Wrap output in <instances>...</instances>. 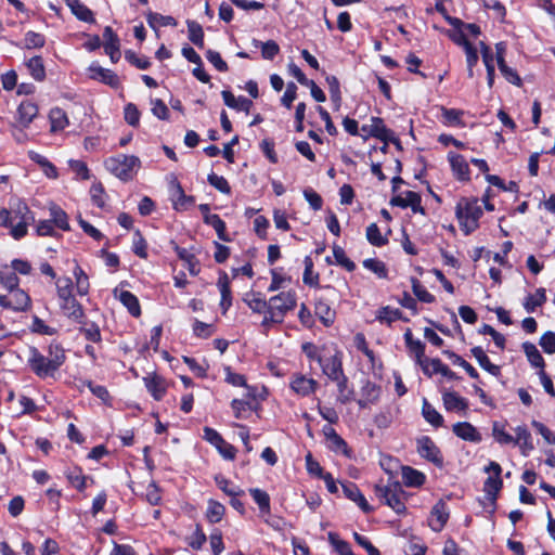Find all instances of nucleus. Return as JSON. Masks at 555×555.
Listing matches in <instances>:
<instances>
[{
    "label": "nucleus",
    "instance_id": "nucleus-50",
    "mask_svg": "<svg viewBox=\"0 0 555 555\" xmlns=\"http://www.w3.org/2000/svg\"><path fill=\"white\" fill-rule=\"evenodd\" d=\"M59 300H64L73 296V282L69 278H59L55 282Z\"/></svg>",
    "mask_w": 555,
    "mask_h": 555
},
{
    "label": "nucleus",
    "instance_id": "nucleus-42",
    "mask_svg": "<svg viewBox=\"0 0 555 555\" xmlns=\"http://www.w3.org/2000/svg\"><path fill=\"white\" fill-rule=\"evenodd\" d=\"M31 77L38 81H42L46 77V69L41 56H34L26 63Z\"/></svg>",
    "mask_w": 555,
    "mask_h": 555
},
{
    "label": "nucleus",
    "instance_id": "nucleus-41",
    "mask_svg": "<svg viewBox=\"0 0 555 555\" xmlns=\"http://www.w3.org/2000/svg\"><path fill=\"white\" fill-rule=\"evenodd\" d=\"M546 301L544 288H538L535 294L528 295L524 302V308L527 312H533L538 307H541Z\"/></svg>",
    "mask_w": 555,
    "mask_h": 555
},
{
    "label": "nucleus",
    "instance_id": "nucleus-28",
    "mask_svg": "<svg viewBox=\"0 0 555 555\" xmlns=\"http://www.w3.org/2000/svg\"><path fill=\"white\" fill-rule=\"evenodd\" d=\"M323 433L331 442V449L349 456V449L346 441L336 433L332 426H324Z\"/></svg>",
    "mask_w": 555,
    "mask_h": 555
},
{
    "label": "nucleus",
    "instance_id": "nucleus-63",
    "mask_svg": "<svg viewBox=\"0 0 555 555\" xmlns=\"http://www.w3.org/2000/svg\"><path fill=\"white\" fill-rule=\"evenodd\" d=\"M92 203L99 208L105 207L106 194L101 183H93L90 188Z\"/></svg>",
    "mask_w": 555,
    "mask_h": 555
},
{
    "label": "nucleus",
    "instance_id": "nucleus-27",
    "mask_svg": "<svg viewBox=\"0 0 555 555\" xmlns=\"http://www.w3.org/2000/svg\"><path fill=\"white\" fill-rule=\"evenodd\" d=\"M38 114V106L31 101H23L17 108L18 121L23 127H28Z\"/></svg>",
    "mask_w": 555,
    "mask_h": 555
},
{
    "label": "nucleus",
    "instance_id": "nucleus-23",
    "mask_svg": "<svg viewBox=\"0 0 555 555\" xmlns=\"http://www.w3.org/2000/svg\"><path fill=\"white\" fill-rule=\"evenodd\" d=\"M343 491H344L345 495L349 500H351L354 503H357V505L364 513H370L372 511V507L367 503L366 499L364 498V495L361 493V491L359 490V488L354 483H351V482L344 483L343 485Z\"/></svg>",
    "mask_w": 555,
    "mask_h": 555
},
{
    "label": "nucleus",
    "instance_id": "nucleus-13",
    "mask_svg": "<svg viewBox=\"0 0 555 555\" xmlns=\"http://www.w3.org/2000/svg\"><path fill=\"white\" fill-rule=\"evenodd\" d=\"M104 50L113 63H117L120 59V41L111 26H106L103 31Z\"/></svg>",
    "mask_w": 555,
    "mask_h": 555
},
{
    "label": "nucleus",
    "instance_id": "nucleus-21",
    "mask_svg": "<svg viewBox=\"0 0 555 555\" xmlns=\"http://www.w3.org/2000/svg\"><path fill=\"white\" fill-rule=\"evenodd\" d=\"M443 406L450 412H464L468 408V401L454 391L442 395Z\"/></svg>",
    "mask_w": 555,
    "mask_h": 555
},
{
    "label": "nucleus",
    "instance_id": "nucleus-2",
    "mask_svg": "<svg viewBox=\"0 0 555 555\" xmlns=\"http://www.w3.org/2000/svg\"><path fill=\"white\" fill-rule=\"evenodd\" d=\"M7 220L2 227L10 229V234L14 240L23 238L28 232V225L35 222L33 211L25 203L18 202L7 209Z\"/></svg>",
    "mask_w": 555,
    "mask_h": 555
},
{
    "label": "nucleus",
    "instance_id": "nucleus-39",
    "mask_svg": "<svg viewBox=\"0 0 555 555\" xmlns=\"http://www.w3.org/2000/svg\"><path fill=\"white\" fill-rule=\"evenodd\" d=\"M178 257L185 262V267L192 275H197L199 272L198 262L195 256L186 248L179 246L175 247Z\"/></svg>",
    "mask_w": 555,
    "mask_h": 555
},
{
    "label": "nucleus",
    "instance_id": "nucleus-59",
    "mask_svg": "<svg viewBox=\"0 0 555 555\" xmlns=\"http://www.w3.org/2000/svg\"><path fill=\"white\" fill-rule=\"evenodd\" d=\"M442 121L448 126H459L462 124L463 112L455 108H441Z\"/></svg>",
    "mask_w": 555,
    "mask_h": 555
},
{
    "label": "nucleus",
    "instance_id": "nucleus-29",
    "mask_svg": "<svg viewBox=\"0 0 555 555\" xmlns=\"http://www.w3.org/2000/svg\"><path fill=\"white\" fill-rule=\"evenodd\" d=\"M472 354L477 360L478 364L488 373L493 376H499L501 373V369L499 365L491 363L490 359L486 354L485 350L481 347H474L472 350Z\"/></svg>",
    "mask_w": 555,
    "mask_h": 555
},
{
    "label": "nucleus",
    "instance_id": "nucleus-8",
    "mask_svg": "<svg viewBox=\"0 0 555 555\" xmlns=\"http://www.w3.org/2000/svg\"><path fill=\"white\" fill-rule=\"evenodd\" d=\"M322 372L328 379H337L340 374H344L343 369V352L334 349L333 353L325 354L320 363Z\"/></svg>",
    "mask_w": 555,
    "mask_h": 555
},
{
    "label": "nucleus",
    "instance_id": "nucleus-33",
    "mask_svg": "<svg viewBox=\"0 0 555 555\" xmlns=\"http://www.w3.org/2000/svg\"><path fill=\"white\" fill-rule=\"evenodd\" d=\"M402 481L406 487H421L425 482V475L410 466L401 467Z\"/></svg>",
    "mask_w": 555,
    "mask_h": 555
},
{
    "label": "nucleus",
    "instance_id": "nucleus-64",
    "mask_svg": "<svg viewBox=\"0 0 555 555\" xmlns=\"http://www.w3.org/2000/svg\"><path fill=\"white\" fill-rule=\"evenodd\" d=\"M539 345L545 353H555V333L551 331L544 333L540 338Z\"/></svg>",
    "mask_w": 555,
    "mask_h": 555
},
{
    "label": "nucleus",
    "instance_id": "nucleus-49",
    "mask_svg": "<svg viewBox=\"0 0 555 555\" xmlns=\"http://www.w3.org/2000/svg\"><path fill=\"white\" fill-rule=\"evenodd\" d=\"M224 513H225V507L221 503L214 501V500H210L208 502L206 517L210 522H212V524L219 522L222 519V517L224 516Z\"/></svg>",
    "mask_w": 555,
    "mask_h": 555
},
{
    "label": "nucleus",
    "instance_id": "nucleus-3",
    "mask_svg": "<svg viewBox=\"0 0 555 555\" xmlns=\"http://www.w3.org/2000/svg\"><path fill=\"white\" fill-rule=\"evenodd\" d=\"M483 211L477 198L462 197L455 207V216L465 235L476 231Z\"/></svg>",
    "mask_w": 555,
    "mask_h": 555
},
{
    "label": "nucleus",
    "instance_id": "nucleus-58",
    "mask_svg": "<svg viewBox=\"0 0 555 555\" xmlns=\"http://www.w3.org/2000/svg\"><path fill=\"white\" fill-rule=\"evenodd\" d=\"M363 267L365 269L370 270L371 272H373L374 274H376L379 279L387 278L386 264L378 259H374V258L365 259V260H363Z\"/></svg>",
    "mask_w": 555,
    "mask_h": 555
},
{
    "label": "nucleus",
    "instance_id": "nucleus-51",
    "mask_svg": "<svg viewBox=\"0 0 555 555\" xmlns=\"http://www.w3.org/2000/svg\"><path fill=\"white\" fill-rule=\"evenodd\" d=\"M189 39L199 49L204 48V31L196 22H188Z\"/></svg>",
    "mask_w": 555,
    "mask_h": 555
},
{
    "label": "nucleus",
    "instance_id": "nucleus-37",
    "mask_svg": "<svg viewBox=\"0 0 555 555\" xmlns=\"http://www.w3.org/2000/svg\"><path fill=\"white\" fill-rule=\"evenodd\" d=\"M422 414L435 427L443 425V416L426 400H423Z\"/></svg>",
    "mask_w": 555,
    "mask_h": 555
},
{
    "label": "nucleus",
    "instance_id": "nucleus-5",
    "mask_svg": "<svg viewBox=\"0 0 555 555\" xmlns=\"http://www.w3.org/2000/svg\"><path fill=\"white\" fill-rule=\"evenodd\" d=\"M140 165L141 162L137 156L125 154L108 157L104 162L105 168L111 173L125 181L132 178L134 170L140 168Z\"/></svg>",
    "mask_w": 555,
    "mask_h": 555
},
{
    "label": "nucleus",
    "instance_id": "nucleus-60",
    "mask_svg": "<svg viewBox=\"0 0 555 555\" xmlns=\"http://www.w3.org/2000/svg\"><path fill=\"white\" fill-rule=\"evenodd\" d=\"M442 362L440 359H428L425 358L423 361L418 363V365L422 367L425 375L431 377L434 374H439Z\"/></svg>",
    "mask_w": 555,
    "mask_h": 555
},
{
    "label": "nucleus",
    "instance_id": "nucleus-62",
    "mask_svg": "<svg viewBox=\"0 0 555 555\" xmlns=\"http://www.w3.org/2000/svg\"><path fill=\"white\" fill-rule=\"evenodd\" d=\"M147 23L152 28H156V26H175L176 20L172 16H164L158 13H149L147 14Z\"/></svg>",
    "mask_w": 555,
    "mask_h": 555
},
{
    "label": "nucleus",
    "instance_id": "nucleus-32",
    "mask_svg": "<svg viewBox=\"0 0 555 555\" xmlns=\"http://www.w3.org/2000/svg\"><path fill=\"white\" fill-rule=\"evenodd\" d=\"M72 13L80 21L93 23L94 16L92 11L87 8L80 0H65Z\"/></svg>",
    "mask_w": 555,
    "mask_h": 555
},
{
    "label": "nucleus",
    "instance_id": "nucleus-44",
    "mask_svg": "<svg viewBox=\"0 0 555 555\" xmlns=\"http://www.w3.org/2000/svg\"><path fill=\"white\" fill-rule=\"evenodd\" d=\"M502 488V480L500 477L489 476L483 485V491L487 494V498L494 504L496 500V495Z\"/></svg>",
    "mask_w": 555,
    "mask_h": 555
},
{
    "label": "nucleus",
    "instance_id": "nucleus-25",
    "mask_svg": "<svg viewBox=\"0 0 555 555\" xmlns=\"http://www.w3.org/2000/svg\"><path fill=\"white\" fill-rule=\"evenodd\" d=\"M217 286L220 291L221 300H220V307L225 313L228 309L232 305V294L230 288V280L225 272H222L218 279Z\"/></svg>",
    "mask_w": 555,
    "mask_h": 555
},
{
    "label": "nucleus",
    "instance_id": "nucleus-20",
    "mask_svg": "<svg viewBox=\"0 0 555 555\" xmlns=\"http://www.w3.org/2000/svg\"><path fill=\"white\" fill-rule=\"evenodd\" d=\"M318 382L313 378H308L305 375L298 374L292 378L291 388L300 396H309L315 391Z\"/></svg>",
    "mask_w": 555,
    "mask_h": 555
},
{
    "label": "nucleus",
    "instance_id": "nucleus-52",
    "mask_svg": "<svg viewBox=\"0 0 555 555\" xmlns=\"http://www.w3.org/2000/svg\"><path fill=\"white\" fill-rule=\"evenodd\" d=\"M74 276L76 279L77 293L80 296H86L90 288L88 275L79 266H76L74 269Z\"/></svg>",
    "mask_w": 555,
    "mask_h": 555
},
{
    "label": "nucleus",
    "instance_id": "nucleus-48",
    "mask_svg": "<svg viewBox=\"0 0 555 555\" xmlns=\"http://www.w3.org/2000/svg\"><path fill=\"white\" fill-rule=\"evenodd\" d=\"M327 539L330 544L335 548V551L339 555H351L350 544L347 541L340 539V537L337 533L332 531L328 532Z\"/></svg>",
    "mask_w": 555,
    "mask_h": 555
},
{
    "label": "nucleus",
    "instance_id": "nucleus-15",
    "mask_svg": "<svg viewBox=\"0 0 555 555\" xmlns=\"http://www.w3.org/2000/svg\"><path fill=\"white\" fill-rule=\"evenodd\" d=\"M454 435L465 441L478 443L482 440L481 434L468 422L455 423L452 427Z\"/></svg>",
    "mask_w": 555,
    "mask_h": 555
},
{
    "label": "nucleus",
    "instance_id": "nucleus-45",
    "mask_svg": "<svg viewBox=\"0 0 555 555\" xmlns=\"http://www.w3.org/2000/svg\"><path fill=\"white\" fill-rule=\"evenodd\" d=\"M205 223L215 229L219 240L224 242L229 241L225 232V223L218 215L214 214L211 216H205Z\"/></svg>",
    "mask_w": 555,
    "mask_h": 555
},
{
    "label": "nucleus",
    "instance_id": "nucleus-26",
    "mask_svg": "<svg viewBox=\"0 0 555 555\" xmlns=\"http://www.w3.org/2000/svg\"><path fill=\"white\" fill-rule=\"evenodd\" d=\"M221 94L227 106L237 111L245 112L247 114L250 112V108L253 107V102L245 96L235 98L232 94V92L228 90L222 91Z\"/></svg>",
    "mask_w": 555,
    "mask_h": 555
},
{
    "label": "nucleus",
    "instance_id": "nucleus-22",
    "mask_svg": "<svg viewBox=\"0 0 555 555\" xmlns=\"http://www.w3.org/2000/svg\"><path fill=\"white\" fill-rule=\"evenodd\" d=\"M390 204L392 206H398L401 208L411 207L414 212H423V208L421 206V196L420 194L413 191H408L404 197L396 196L391 198Z\"/></svg>",
    "mask_w": 555,
    "mask_h": 555
},
{
    "label": "nucleus",
    "instance_id": "nucleus-38",
    "mask_svg": "<svg viewBox=\"0 0 555 555\" xmlns=\"http://www.w3.org/2000/svg\"><path fill=\"white\" fill-rule=\"evenodd\" d=\"M51 222L63 231L69 230L67 214L57 205L50 206Z\"/></svg>",
    "mask_w": 555,
    "mask_h": 555
},
{
    "label": "nucleus",
    "instance_id": "nucleus-6",
    "mask_svg": "<svg viewBox=\"0 0 555 555\" xmlns=\"http://www.w3.org/2000/svg\"><path fill=\"white\" fill-rule=\"evenodd\" d=\"M296 305L297 297L295 292H282L269 299L268 312L271 313V320L283 322L286 314L294 310Z\"/></svg>",
    "mask_w": 555,
    "mask_h": 555
},
{
    "label": "nucleus",
    "instance_id": "nucleus-35",
    "mask_svg": "<svg viewBox=\"0 0 555 555\" xmlns=\"http://www.w3.org/2000/svg\"><path fill=\"white\" fill-rule=\"evenodd\" d=\"M522 350L527 357V360L533 367H538L541 370L544 369V365H545L544 359L541 356L540 351L538 350V348L535 347L534 344H532L530 341H525L522 344Z\"/></svg>",
    "mask_w": 555,
    "mask_h": 555
},
{
    "label": "nucleus",
    "instance_id": "nucleus-53",
    "mask_svg": "<svg viewBox=\"0 0 555 555\" xmlns=\"http://www.w3.org/2000/svg\"><path fill=\"white\" fill-rule=\"evenodd\" d=\"M255 47H261V55L266 60H273L280 52L279 44L273 40H268L267 42H260L254 39Z\"/></svg>",
    "mask_w": 555,
    "mask_h": 555
},
{
    "label": "nucleus",
    "instance_id": "nucleus-1",
    "mask_svg": "<svg viewBox=\"0 0 555 555\" xmlns=\"http://www.w3.org/2000/svg\"><path fill=\"white\" fill-rule=\"evenodd\" d=\"M66 360L65 350L59 344L48 347V354L41 353L37 348L28 350L27 364L40 378L54 377Z\"/></svg>",
    "mask_w": 555,
    "mask_h": 555
},
{
    "label": "nucleus",
    "instance_id": "nucleus-12",
    "mask_svg": "<svg viewBox=\"0 0 555 555\" xmlns=\"http://www.w3.org/2000/svg\"><path fill=\"white\" fill-rule=\"evenodd\" d=\"M418 453L422 457L437 466H441L443 464V457L439 448L429 437H423L418 440Z\"/></svg>",
    "mask_w": 555,
    "mask_h": 555
},
{
    "label": "nucleus",
    "instance_id": "nucleus-7",
    "mask_svg": "<svg viewBox=\"0 0 555 555\" xmlns=\"http://www.w3.org/2000/svg\"><path fill=\"white\" fill-rule=\"evenodd\" d=\"M30 305V298L23 289H12L0 296V306L14 311H25Z\"/></svg>",
    "mask_w": 555,
    "mask_h": 555
},
{
    "label": "nucleus",
    "instance_id": "nucleus-57",
    "mask_svg": "<svg viewBox=\"0 0 555 555\" xmlns=\"http://www.w3.org/2000/svg\"><path fill=\"white\" fill-rule=\"evenodd\" d=\"M446 353L448 354L449 359L452 361L454 365H459L462 369H464L472 378L477 379L479 377V374L476 371V369L462 357L452 351H447Z\"/></svg>",
    "mask_w": 555,
    "mask_h": 555
},
{
    "label": "nucleus",
    "instance_id": "nucleus-40",
    "mask_svg": "<svg viewBox=\"0 0 555 555\" xmlns=\"http://www.w3.org/2000/svg\"><path fill=\"white\" fill-rule=\"evenodd\" d=\"M119 300L128 309L131 315L139 317L141 314L139 300L129 291H121L119 294Z\"/></svg>",
    "mask_w": 555,
    "mask_h": 555
},
{
    "label": "nucleus",
    "instance_id": "nucleus-31",
    "mask_svg": "<svg viewBox=\"0 0 555 555\" xmlns=\"http://www.w3.org/2000/svg\"><path fill=\"white\" fill-rule=\"evenodd\" d=\"M331 380L336 383L337 386V401L340 402L341 404L350 402L353 398L354 391L351 387H349L348 377L346 376V374H340V376H338L337 379Z\"/></svg>",
    "mask_w": 555,
    "mask_h": 555
},
{
    "label": "nucleus",
    "instance_id": "nucleus-54",
    "mask_svg": "<svg viewBox=\"0 0 555 555\" xmlns=\"http://www.w3.org/2000/svg\"><path fill=\"white\" fill-rule=\"evenodd\" d=\"M492 436L494 440L500 444L513 443L514 437L505 430V426L499 422H494L492 425Z\"/></svg>",
    "mask_w": 555,
    "mask_h": 555
},
{
    "label": "nucleus",
    "instance_id": "nucleus-55",
    "mask_svg": "<svg viewBox=\"0 0 555 555\" xmlns=\"http://www.w3.org/2000/svg\"><path fill=\"white\" fill-rule=\"evenodd\" d=\"M402 318V313L399 309L390 308L389 306L383 307L378 310L376 319L382 323L390 324L396 320Z\"/></svg>",
    "mask_w": 555,
    "mask_h": 555
},
{
    "label": "nucleus",
    "instance_id": "nucleus-47",
    "mask_svg": "<svg viewBox=\"0 0 555 555\" xmlns=\"http://www.w3.org/2000/svg\"><path fill=\"white\" fill-rule=\"evenodd\" d=\"M249 493L253 496L254 501L259 506V509L264 514H269L270 513V496H269V494L266 491L258 489V488L249 489Z\"/></svg>",
    "mask_w": 555,
    "mask_h": 555
},
{
    "label": "nucleus",
    "instance_id": "nucleus-16",
    "mask_svg": "<svg viewBox=\"0 0 555 555\" xmlns=\"http://www.w3.org/2000/svg\"><path fill=\"white\" fill-rule=\"evenodd\" d=\"M448 160L452 168L453 175L456 177L457 180H469V166L464 156L456 154L454 152H450L448 154Z\"/></svg>",
    "mask_w": 555,
    "mask_h": 555
},
{
    "label": "nucleus",
    "instance_id": "nucleus-61",
    "mask_svg": "<svg viewBox=\"0 0 555 555\" xmlns=\"http://www.w3.org/2000/svg\"><path fill=\"white\" fill-rule=\"evenodd\" d=\"M333 255L336 260V262L344 267L347 271L352 272L356 269V264L353 261H351L347 256L345 250L340 247L335 245L333 247Z\"/></svg>",
    "mask_w": 555,
    "mask_h": 555
},
{
    "label": "nucleus",
    "instance_id": "nucleus-43",
    "mask_svg": "<svg viewBox=\"0 0 555 555\" xmlns=\"http://www.w3.org/2000/svg\"><path fill=\"white\" fill-rule=\"evenodd\" d=\"M215 481L220 490H222L229 496H241L244 491L237 486L233 485L229 479L221 475L215 477Z\"/></svg>",
    "mask_w": 555,
    "mask_h": 555
},
{
    "label": "nucleus",
    "instance_id": "nucleus-18",
    "mask_svg": "<svg viewBox=\"0 0 555 555\" xmlns=\"http://www.w3.org/2000/svg\"><path fill=\"white\" fill-rule=\"evenodd\" d=\"M89 73L92 79L99 80L112 88H117L119 86L118 76L111 69L92 64L89 67Z\"/></svg>",
    "mask_w": 555,
    "mask_h": 555
},
{
    "label": "nucleus",
    "instance_id": "nucleus-4",
    "mask_svg": "<svg viewBox=\"0 0 555 555\" xmlns=\"http://www.w3.org/2000/svg\"><path fill=\"white\" fill-rule=\"evenodd\" d=\"M376 495L397 514L405 511V493L399 481L388 480L386 485L378 483L375 486Z\"/></svg>",
    "mask_w": 555,
    "mask_h": 555
},
{
    "label": "nucleus",
    "instance_id": "nucleus-36",
    "mask_svg": "<svg viewBox=\"0 0 555 555\" xmlns=\"http://www.w3.org/2000/svg\"><path fill=\"white\" fill-rule=\"evenodd\" d=\"M67 480L70 485L79 491H82L87 487V477L82 474L79 467H69L64 472Z\"/></svg>",
    "mask_w": 555,
    "mask_h": 555
},
{
    "label": "nucleus",
    "instance_id": "nucleus-14",
    "mask_svg": "<svg viewBox=\"0 0 555 555\" xmlns=\"http://www.w3.org/2000/svg\"><path fill=\"white\" fill-rule=\"evenodd\" d=\"M449 519V509L447 504L443 501L437 502L430 512V517L428 519L429 527L439 532L443 529L447 521Z\"/></svg>",
    "mask_w": 555,
    "mask_h": 555
},
{
    "label": "nucleus",
    "instance_id": "nucleus-24",
    "mask_svg": "<svg viewBox=\"0 0 555 555\" xmlns=\"http://www.w3.org/2000/svg\"><path fill=\"white\" fill-rule=\"evenodd\" d=\"M243 300L255 313L268 312L269 300H266L260 292L246 293Z\"/></svg>",
    "mask_w": 555,
    "mask_h": 555
},
{
    "label": "nucleus",
    "instance_id": "nucleus-56",
    "mask_svg": "<svg viewBox=\"0 0 555 555\" xmlns=\"http://www.w3.org/2000/svg\"><path fill=\"white\" fill-rule=\"evenodd\" d=\"M366 238L372 245L377 247L384 246L388 242L387 237L382 235L376 223H371L366 228Z\"/></svg>",
    "mask_w": 555,
    "mask_h": 555
},
{
    "label": "nucleus",
    "instance_id": "nucleus-46",
    "mask_svg": "<svg viewBox=\"0 0 555 555\" xmlns=\"http://www.w3.org/2000/svg\"><path fill=\"white\" fill-rule=\"evenodd\" d=\"M51 130H63L68 125V119L65 112L61 108H53L50 112Z\"/></svg>",
    "mask_w": 555,
    "mask_h": 555
},
{
    "label": "nucleus",
    "instance_id": "nucleus-11",
    "mask_svg": "<svg viewBox=\"0 0 555 555\" xmlns=\"http://www.w3.org/2000/svg\"><path fill=\"white\" fill-rule=\"evenodd\" d=\"M362 131L366 133L367 135L377 138L384 142H395V135L393 132L388 129L383 119L378 117H372L370 125L362 126Z\"/></svg>",
    "mask_w": 555,
    "mask_h": 555
},
{
    "label": "nucleus",
    "instance_id": "nucleus-19",
    "mask_svg": "<svg viewBox=\"0 0 555 555\" xmlns=\"http://www.w3.org/2000/svg\"><path fill=\"white\" fill-rule=\"evenodd\" d=\"M60 308L64 315L68 319L81 323L85 318L82 306L75 299V297L66 298L60 301Z\"/></svg>",
    "mask_w": 555,
    "mask_h": 555
},
{
    "label": "nucleus",
    "instance_id": "nucleus-17",
    "mask_svg": "<svg viewBox=\"0 0 555 555\" xmlns=\"http://www.w3.org/2000/svg\"><path fill=\"white\" fill-rule=\"evenodd\" d=\"M515 437L513 444L518 446L524 456H528L529 453L534 449L532 437L526 426H517L514 429Z\"/></svg>",
    "mask_w": 555,
    "mask_h": 555
},
{
    "label": "nucleus",
    "instance_id": "nucleus-30",
    "mask_svg": "<svg viewBox=\"0 0 555 555\" xmlns=\"http://www.w3.org/2000/svg\"><path fill=\"white\" fill-rule=\"evenodd\" d=\"M404 340L409 351L414 354L417 364L426 358L425 344L420 339H414L410 328L404 333Z\"/></svg>",
    "mask_w": 555,
    "mask_h": 555
},
{
    "label": "nucleus",
    "instance_id": "nucleus-9",
    "mask_svg": "<svg viewBox=\"0 0 555 555\" xmlns=\"http://www.w3.org/2000/svg\"><path fill=\"white\" fill-rule=\"evenodd\" d=\"M170 201L173 209L177 211L188 210L195 203V198L193 196L184 193L177 178H172L170 181Z\"/></svg>",
    "mask_w": 555,
    "mask_h": 555
},
{
    "label": "nucleus",
    "instance_id": "nucleus-34",
    "mask_svg": "<svg viewBox=\"0 0 555 555\" xmlns=\"http://www.w3.org/2000/svg\"><path fill=\"white\" fill-rule=\"evenodd\" d=\"M79 324V332L85 336L87 340L94 344H100L102 341L101 331L96 323L88 321L83 318L82 322Z\"/></svg>",
    "mask_w": 555,
    "mask_h": 555
},
{
    "label": "nucleus",
    "instance_id": "nucleus-10",
    "mask_svg": "<svg viewBox=\"0 0 555 555\" xmlns=\"http://www.w3.org/2000/svg\"><path fill=\"white\" fill-rule=\"evenodd\" d=\"M143 383L155 400L159 401L165 397L168 383L163 376L156 373H149L143 377Z\"/></svg>",
    "mask_w": 555,
    "mask_h": 555
}]
</instances>
